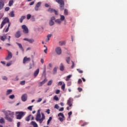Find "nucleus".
Here are the masks:
<instances>
[{"mask_svg":"<svg viewBox=\"0 0 127 127\" xmlns=\"http://www.w3.org/2000/svg\"><path fill=\"white\" fill-rule=\"evenodd\" d=\"M73 103V98H69V99L67 100V104L69 107H72L73 105L72 104Z\"/></svg>","mask_w":127,"mask_h":127,"instance_id":"6e6552de","label":"nucleus"},{"mask_svg":"<svg viewBox=\"0 0 127 127\" xmlns=\"http://www.w3.org/2000/svg\"><path fill=\"white\" fill-rule=\"evenodd\" d=\"M31 125L33 126L34 127H38V125H37V123L34 121H32L31 122Z\"/></svg>","mask_w":127,"mask_h":127,"instance_id":"412c9836","label":"nucleus"},{"mask_svg":"<svg viewBox=\"0 0 127 127\" xmlns=\"http://www.w3.org/2000/svg\"><path fill=\"white\" fill-rule=\"evenodd\" d=\"M21 100L23 102H25L27 100V94H24L22 95Z\"/></svg>","mask_w":127,"mask_h":127,"instance_id":"f8f14e48","label":"nucleus"},{"mask_svg":"<svg viewBox=\"0 0 127 127\" xmlns=\"http://www.w3.org/2000/svg\"><path fill=\"white\" fill-rule=\"evenodd\" d=\"M9 9H10L9 7H6V8H5V11H8V10H9Z\"/></svg>","mask_w":127,"mask_h":127,"instance_id":"603ef678","label":"nucleus"},{"mask_svg":"<svg viewBox=\"0 0 127 127\" xmlns=\"http://www.w3.org/2000/svg\"><path fill=\"white\" fill-rule=\"evenodd\" d=\"M9 16L10 17H14L15 15H14V11H11L9 14H8Z\"/></svg>","mask_w":127,"mask_h":127,"instance_id":"4be33fe9","label":"nucleus"},{"mask_svg":"<svg viewBox=\"0 0 127 127\" xmlns=\"http://www.w3.org/2000/svg\"><path fill=\"white\" fill-rule=\"evenodd\" d=\"M31 59L30 58H27V57H25L23 60V63L25 64L27 61H30Z\"/></svg>","mask_w":127,"mask_h":127,"instance_id":"dca6fc26","label":"nucleus"},{"mask_svg":"<svg viewBox=\"0 0 127 127\" xmlns=\"http://www.w3.org/2000/svg\"><path fill=\"white\" fill-rule=\"evenodd\" d=\"M82 82V79H79L78 81V84H81Z\"/></svg>","mask_w":127,"mask_h":127,"instance_id":"e2e57ef3","label":"nucleus"},{"mask_svg":"<svg viewBox=\"0 0 127 127\" xmlns=\"http://www.w3.org/2000/svg\"><path fill=\"white\" fill-rule=\"evenodd\" d=\"M59 119L60 121V122H63L64 121V119H63V118L60 117Z\"/></svg>","mask_w":127,"mask_h":127,"instance_id":"5fc2aeb1","label":"nucleus"},{"mask_svg":"<svg viewBox=\"0 0 127 127\" xmlns=\"http://www.w3.org/2000/svg\"><path fill=\"white\" fill-rule=\"evenodd\" d=\"M51 36H52V34H49V35H48V36H47V39H48V41H49V40H50V38L51 37Z\"/></svg>","mask_w":127,"mask_h":127,"instance_id":"c9c22d12","label":"nucleus"},{"mask_svg":"<svg viewBox=\"0 0 127 127\" xmlns=\"http://www.w3.org/2000/svg\"><path fill=\"white\" fill-rule=\"evenodd\" d=\"M16 44H17V45H18V46L19 47L20 50H21V51H22V52H24V49H23V47H22V45H21V44L17 43V42H16Z\"/></svg>","mask_w":127,"mask_h":127,"instance_id":"2eb2a0df","label":"nucleus"},{"mask_svg":"<svg viewBox=\"0 0 127 127\" xmlns=\"http://www.w3.org/2000/svg\"><path fill=\"white\" fill-rule=\"evenodd\" d=\"M54 21H52V20H50L49 22V25H50V26H52L53 25H54Z\"/></svg>","mask_w":127,"mask_h":127,"instance_id":"7c9ffc66","label":"nucleus"},{"mask_svg":"<svg viewBox=\"0 0 127 127\" xmlns=\"http://www.w3.org/2000/svg\"><path fill=\"white\" fill-rule=\"evenodd\" d=\"M47 50H48V48H46L44 50V52L46 54H47Z\"/></svg>","mask_w":127,"mask_h":127,"instance_id":"052dcab7","label":"nucleus"},{"mask_svg":"<svg viewBox=\"0 0 127 127\" xmlns=\"http://www.w3.org/2000/svg\"><path fill=\"white\" fill-rule=\"evenodd\" d=\"M71 75H69L66 77V78L65 79V81H69V79H70V78H71Z\"/></svg>","mask_w":127,"mask_h":127,"instance_id":"4c0bfd02","label":"nucleus"},{"mask_svg":"<svg viewBox=\"0 0 127 127\" xmlns=\"http://www.w3.org/2000/svg\"><path fill=\"white\" fill-rule=\"evenodd\" d=\"M12 4H13V0H11L9 1V3H8L9 6H11Z\"/></svg>","mask_w":127,"mask_h":127,"instance_id":"2f4dec72","label":"nucleus"},{"mask_svg":"<svg viewBox=\"0 0 127 127\" xmlns=\"http://www.w3.org/2000/svg\"><path fill=\"white\" fill-rule=\"evenodd\" d=\"M63 84L62 81H60L59 82L58 84V86H61Z\"/></svg>","mask_w":127,"mask_h":127,"instance_id":"4d7b16f0","label":"nucleus"},{"mask_svg":"<svg viewBox=\"0 0 127 127\" xmlns=\"http://www.w3.org/2000/svg\"><path fill=\"white\" fill-rule=\"evenodd\" d=\"M77 70L80 74H82L83 73V70H81L80 69H77Z\"/></svg>","mask_w":127,"mask_h":127,"instance_id":"3c124183","label":"nucleus"},{"mask_svg":"<svg viewBox=\"0 0 127 127\" xmlns=\"http://www.w3.org/2000/svg\"><path fill=\"white\" fill-rule=\"evenodd\" d=\"M20 84L21 85H22V86H23V85H25V81L23 80V81H21L20 82Z\"/></svg>","mask_w":127,"mask_h":127,"instance_id":"c03bdc74","label":"nucleus"},{"mask_svg":"<svg viewBox=\"0 0 127 127\" xmlns=\"http://www.w3.org/2000/svg\"><path fill=\"white\" fill-rule=\"evenodd\" d=\"M60 16H61V18H60V20L62 21H63L64 20H65V16L64 15H60Z\"/></svg>","mask_w":127,"mask_h":127,"instance_id":"bb28decb","label":"nucleus"},{"mask_svg":"<svg viewBox=\"0 0 127 127\" xmlns=\"http://www.w3.org/2000/svg\"><path fill=\"white\" fill-rule=\"evenodd\" d=\"M26 17H25V16H22L20 18V22H21V23H22V21H23V19H25Z\"/></svg>","mask_w":127,"mask_h":127,"instance_id":"b1692460","label":"nucleus"},{"mask_svg":"<svg viewBox=\"0 0 127 127\" xmlns=\"http://www.w3.org/2000/svg\"><path fill=\"white\" fill-rule=\"evenodd\" d=\"M65 86H66V84L63 82V84L61 87V89L63 90V91H65Z\"/></svg>","mask_w":127,"mask_h":127,"instance_id":"cd10ccee","label":"nucleus"},{"mask_svg":"<svg viewBox=\"0 0 127 127\" xmlns=\"http://www.w3.org/2000/svg\"><path fill=\"white\" fill-rule=\"evenodd\" d=\"M68 9H65L64 10V15H68Z\"/></svg>","mask_w":127,"mask_h":127,"instance_id":"473e14b6","label":"nucleus"},{"mask_svg":"<svg viewBox=\"0 0 127 127\" xmlns=\"http://www.w3.org/2000/svg\"><path fill=\"white\" fill-rule=\"evenodd\" d=\"M54 100H55V101H59V98L56 95L54 97Z\"/></svg>","mask_w":127,"mask_h":127,"instance_id":"a19ab883","label":"nucleus"},{"mask_svg":"<svg viewBox=\"0 0 127 127\" xmlns=\"http://www.w3.org/2000/svg\"><path fill=\"white\" fill-rule=\"evenodd\" d=\"M51 121H52V117H50L47 121V125L50 124Z\"/></svg>","mask_w":127,"mask_h":127,"instance_id":"f704fd0d","label":"nucleus"},{"mask_svg":"<svg viewBox=\"0 0 127 127\" xmlns=\"http://www.w3.org/2000/svg\"><path fill=\"white\" fill-rule=\"evenodd\" d=\"M53 74H56V73H57V68L56 67H55L54 69H53Z\"/></svg>","mask_w":127,"mask_h":127,"instance_id":"e433bc0d","label":"nucleus"},{"mask_svg":"<svg viewBox=\"0 0 127 127\" xmlns=\"http://www.w3.org/2000/svg\"><path fill=\"white\" fill-rule=\"evenodd\" d=\"M10 24H11L10 23H8V27H7V28L6 29V30H5V32H8V30L9 29V26H10Z\"/></svg>","mask_w":127,"mask_h":127,"instance_id":"72a5a7b5","label":"nucleus"},{"mask_svg":"<svg viewBox=\"0 0 127 127\" xmlns=\"http://www.w3.org/2000/svg\"><path fill=\"white\" fill-rule=\"evenodd\" d=\"M4 6V2L2 0H0V10H1Z\"/></svg>","mask_w":127,"mask_h":127,"instance_id":"4468645a","label":"nucleus"},{"mask_svg":"<svg viewBox=\"0 0 127 127\" xmlns=\"http://www.w3.org/2000/svg\"><path fill=\"white\" fill-rule=\"evenodd\" d=\"M64 111V108L62 107L61 109H59V112H63Z\"/></svg>","mask_w":127,"mask_h":127,"instance_id":"864d4df0","label":"nucleus"},{"mask_svg":"<svg viewBox=\"0 0 127 127\" xmlns=\"http://www.w3.org/2000/svg\"><path fill=\"white\" fill-rule=\"evenodd\" d=\"M9 99H14V95L12 94L9 96Z\"/></svg>","mask_w":127,"mask_h":127,"instance_id":"de8ad7c7","label":"nucleus"},{"mask_svg":"<svg viewBox=\"0 0 127 127\" xmlns=\"http://www.w3.org/2000/svg\"><path fill=\"white\" fill-rule=\"evenodd\" d=\"M55 109H57L58 110L59 109V106H58L57 104H56L55 106Z\"/></svg>","mask_w":127,"mask_h":127,"instance_id":"6e6d98bb","label":"nucleus"},{"mask_svg":"<svg viewBox=\"0 0 127 127\" xmlns=\"http://www.w3.org/2000/svg\"><path fill=\"white\" fill-rule=\"evenodd\" d=\"M21 27L23 29V32L24 33H25L26 34L28 33V28H27L26 25H22Z\"/></svg>","mask_w":127,"mask_h":127,"instance_id":"423d86ee","label":"nucleus"},{"mask_svg":"<svg viewBox=\"0 0 127 127\" xmlns=\"http://www.w3.org/2000/svg\"><path fill=\"white\" fill-rule=\"evenodd\" d=\"M31 118V121H33V120H34V117H33V116L31 115H29L26 119L25 120L26 121V122H29V121H30V119Z\"/></svg>","mask_w":127,"mask_h":127,"instance_id":"9d476101","label":"nucleus"},{"mask_svg":"<svg viewBox=\"0 0 127 127\" xmlns=\"http://www.w3.org/2000/svg\"><path fill=\"white\" fill-rule=\"evenodd\" d=\"M12 92V90L11 89H9L8 90H7L6 91V95H9Z\"/></svg>","mask_w":127,"mask_h":127,"instance_id":"c756f323","label":"nucleus"},{"mask_svg":"<svg viewBox=\"0 0 127 127\" xmlns=\"http://www.w3.org/2000/svg\"><path fill=\"white\" fill-rule=\"evenodd\" d=\"M60 69L61 71H64V65H63V64H61Z\"/></svg>","mask_w":127,"mask_h":127,"instance_id":"393cba45","label":"nucleus"},{"mask_svg":"<svg viewBox=\"0 0 127 127\" xmlns=\"http://www.w3.org/2000/svg\"><path fill=\"white\" fill-rule=\"evenodd\" d=\"M77 90H78V92H79V93H80V92H82V91L83 90V89H82V88H81V87H78L77 88Z\"/></svg>","mask_w":127,"mask_h":127,"instance_id":"49530a36","label":"nucleus"},{"mask_svg":"<svg viewBox=\"0 0 127 127\" xmlns=\"http://www.w3.org/2000/svg\"><path fill=\"white\" fill-rule=\"evenodd\" d=\"M14 36L15 37H16V38H19V37L21 36V34H20V31H17Z\"/></svg>","mask_w":127,"mask_h":127,"instance_id":"6ab92c4d","label":"nucleus"},{"mask_svg":"<svg viewBox=\"0 0 127 127\" xmlns=\"http://www.w3.org/2000/svg\"><path fill=\"white\" fill-rule=\"evenodd\" d=\"M17 127H19L20 126V122H18L17 124Z\"/></svg>","mask_w":127,"mask_h":127,"instance_id":"774afa93","label":"nucleus"},{"mask_svg":"<svg viewBox=\"0 0 127 127\" xmlns=\"http://www.w3.org/2000/svg\"><path fill=\"white\" fill-rule=\"evenodd\" d=\"M13 119V114H10V113H9L8 115L5 114V119L7 120L8 122H10V123H12Z\"/></svg>","mask_w":127,"mask_h":127,"instance_id":"20e7f679","label":"nucleus"},{"mask_svg":"<svg viewBox=\"0 0 127 127\" xmlns=\"http://www.w3.org/2000/svg\"><path fill=\"white\" fill-rule=\"evenodd\" d=\"M11 58H12V54H11V53L9 52L8 56L5 58V60H9L10 59H11Z\"/></svg>","mask_w":127,"mask_h":127,"instance_id":"a211bd4d","label":"nucleus"},{"mask_svg":"<svg viewBox=\"0 0 127 127\" xmlns=\"http://www.w3.org/2000/svg\"><path fill=\"white\" fill-rule=\"evenodd\" d=\"M41 5V2H39L37 3L36 5L35 6V10L37 11L39 9V7Z\"/></svg>","mask_w":127,"mask_h":127,"instance_id":"9b49d317","label":"nucleus"},{"mask_svg":"<svg viewBox=\"0 0 127 127\" xmlns=\"http://www.w3.org/2000/svg\"><path fill=\"white\" fill-rule=\"evenodd\" d=\"M25 114H26V112H24L22 111L16 112L15 115L17 120H21V119H22V118L25 116Z\"/></svg>","mask_w":127,"mask_h":127,"instance_id":"f03ea898","label":"nucleus"},{"mask_svg":"<svg viewBox=\"0 0 127 127\" xmlns=\"http://www.w3.org/2000/svg\"><path fill=\"white\" fill-rule=\"evenodd\" d=\"M59 44L61 46L65 45V44H66V42L65 41H61L59 42Z\"/></svg>","mask_w":127,"mask_h":127,"instance_id":"c85d7f7f","label":"nucleus"},{"mask_svg":"<svg viewBox=\"0 0 127 127\" xmlns=\"http://www.w3.org/2000/svg\"><path fill=\"white\" fill-rule=\"evenodd\" d=\"M23 40L25 41H28L29 43H33L34 42V39H33L24 38Z\"/></svg>","mask_w":127,"mask_h":127,"instance_id":"ddd939ff","label":"nucleus"},{"mask_svg":"<svg viewBox=\"0 0 127 127\" xmlns=\"http://www.w3.org/2000/svg\"><path fill=\"white\" fill-rule=\"evenodd\" d=\"M72 64L71 65V68H73L75 67V64H74V62H72Z\"/></svg>","mask_w":127,"mask_h":127,"instance_id":"680f3d73","label":"nucleus"},{"mask_svg":"<svg viewBox=\"0 0 127 127\" xmlns=\"http://www.w3.org/2000/svg\"><path fill=\"white\" fill-rule=\"evenodd\" d=\"M0 40H2V41H4V40H5V39L4 38V37L1 36L0 37Z\"/></svg>","mask_w":127,"mask_h":127,"instance_id":"8fccbe9b","label":"nucleus"},{"mask_svg":"<svg viewBox=\"0 0 127 127\" xmlns=\"http://www.w3.org/2000/svg\"><path fill=\"white\" fill-rule=\"evenodd\" d=\"M31 17V15L30 14H28L27 15V19H30Z\"/></svg>","mask_w":127,"mask_h":127,"instance_id":"79ce46f5","label":"nucleus"},{"mask_svg":"<svg viewBox=\"0 0 127 127\" xmlns=\"http://www.w3.org/2000/svg\"><path fill=\"white\" fill-rule=\"evenodd\" d=\"M40 109L38 110L36 115L35 121L41 125L43 123V121L45 120V115L43 113L40 114Z\"/></svg>","mask_w":127,"mask_h":127,"instance_id":"f257e3e1","label":"nucleus"},{"mask_svg":"<svg viewBox=\"0 0 127 127\" xmlns=\"http://www.w3.org/2000/svg\"><path fill=\"white\" fill-rule=\"evenodd\" d=\"M48 11H49L51 13L55 12V14H56V15H58V11L55 9L49 8V9H48Z\"/></svg>","mask_w":127,"mask_h":127,"instance_id":"1a4fd4ad","label":"nucleus"},{"mask_svg":"<svg viewBox=\"0 0 127 127\" xmlns=\"http://www.w3.org/2000/svg\"><path fill=\"white\" fill-rule=\"evenodd\" d=\"M4 123V119L3 118H1V119H0V123L3 124Z\"/></svg>","mask_w":127,"mask_h":127,"instance_id":"ea45409f","label":"nucleus"},{"mask_svg":"<svg viewBox=\"0 0 127 127\" xmlns=\"http://www.w3.org/2000/svg\"><path fill=\"white\" fill-rule=\"evenodd\" d=\"M68 117H70V116H71L72 115V111L69 112L68 113Z\"/></svg>","mask_w":127,"mask_h":127,"instance_id":"338daca9","label":"nucleus"},{"mask_svg":"<svg viewBox=\"0 0 127 127\" xmlns=\"http://www.w3.org/2000/svg\"><path fill=\"white\" fill-rule=\"evenodd\" d=\"M46 113H47L48 115H49V114H50V110L48 109L46 111Z\"/></svg>","mask_w":127,"mask_h":127,"instance_id":"0e129e2a","label":"nucleus"},{"mask_svg":"<svg viewBox=\"0 0 127 127\" xmlns=\"http://www.w3.org/2000/svg\"><path fill=\"white\" fill-rule=\"evenodd\" d=\"M42 101V98H39L38 100H37V102L39 103Z\"/></svg>","mask_w":127,"mask_h":127,"instance_id":"69168bd1","label":"nucleus"},{"mask_svg":"<svg viewBox=\"0 0 127 127\" xmlns=\"http://www.w3.org/2000/svg\"><path fill=\"white\" fill-rule=\"evenodd\" d=\"M47 82V79L46 78H45L44 80H43L42 82H39V87H41L43 85H44L46 82Z\"/></svg>","mask_w":127,"mask_h":127,"instance_id":"f3484780","label":"nucleus"},{"mask_svg":"<svg viewBox=\"0 0 127 127\" xmlns=\"http://www.w3.org/2000/svg\"><path fill=\"white\" fill-rule=\"evenodd\" d=\"M9 23V19L8 17L5 18L2 21L1 23V26H0V29L3 27V26L4 25L5 23Z\"/></svg>","mask_w":127,"mask_h":127,"instance_id":"39448f33","label":"nucleus"},{"mask_svg":"<svg viewBox=\"0 0 127 127\" xmlns=\"http://www.w3.org/2000/svg\"><path fill=\"white\" fill-rule=\"evenodd\" d=\"M55 22L58 23V24H61V23H62V21L60 19H57L55 20Z\"/></svg>","mask_w":127,"mask_h":127,"instance_id":"5701e85b","label":"nucleus"},{"mask_svg":"<svg viewBox=\"0 0 127 127\" xmlns=\"http://www.w3.org/2000/svg\"><path fill=\"white\" fill-rule=\"evenodd\" d=\"M32 107H33V106H29V107L27 108L28 110H29V111H32Z\"/></svg>","mask_w":127,"mask_h":127,"instance_id":"09e8293b","label":"nucleus"},{"mask_svg":"<svg viewBox=\"0 0 127 127\" xmlns=\"http://www.w3.org/2000/svg\"><path fill=\"white\" fill-rule=\"evenodd\" d=\"M53 21V20H55V17L54 16H52V17H51V20Z\"/></svg>","mask_w":127,"mask_h":127,"instance_id":"13d9d810","label":"nucleus"},{"mask_svg":"<svg viewBox=\"0 0 127 127\" xmlns=\"http://www.w3.org/2000/svg\"><path fill=\"white\" fill-rule=\"evenodd\" d=\"M66 62H67V63H68V64H69L70 62V57H67L66 58Z\"/></svg>","mask_w":127,"mask_h":127,"instance_id":"58836bf2","label":"nucleus"},{"mask_svg":"<svg viewBox=\"0 0 127 127\" xmlns=\"http://www.w3.org/2000/svg\"><path fill=\"white\" fill-rule=\"evenodd\" d=\"M60 93V90L59 89H57L56 91V94H58Z\"/></svg>","mask_w":127,"mask_h":127,"instance_id":"bf43d9fd","label":"nucleus"},{"mask_svg":"<svg viewBox=\"0 0 127 127\" xmlns=\"http://www.w3.org/2000/svg\"><path fill=\"white\" fill-rule=\"evenodd\" d=\"M58 117H61L63 118V119H64V118H65V116H64V114H63V113H60L58 115Z\"/></svg>","mask_w":127,"mask_h":127,"instance_id":"a878e982","label":"nucleus"},{"mask_svg":"<svg viewBox=\"0 0 127 127\" xmlns=\"http://www.w3.org/2000/svg\"><path fill=\"white\" fill-rule=\"evenodd\" d=\"M88 125V123L84 122L83 124L81 125V127H86Z\"/></svg>","mask_w":127,"mask_h":127,"instance_id":"a18cd8bd","label":"nucleus"},{"mask_svg":"<svg viewBox=\"0 0 127 127\" xmlns=\"http://www.w3.org/2000/svg\"><path fill=\"white\" fill-rule=\"evenodd\" d=\"M55 51L58 55H61L62 53V50H61L60 47H57L55 49Z\"/></svg>","mask_w":127,"mask_h":127,"instance_id":"0eeeda50","label":"nucleus"},{"mask_svg":"<svg viewBox=\"0 0 127 127\" xmlns=\"http://www.w3.org/2000/svg\"><path fill=\"white\" fill-rule=\"evenodd\" d=\"M38 74H39V68L37 69V70H35L34 72V76L35 77V78H36V77H37Z\"/></svg>","mask_w":127,"mask_h":127,"instance_id":"aec40b11","label":"nucleus"},{"mask_svg":"<svg viewBox=\"0 0 127 127\" xmlns=\"http://www.w3.org/2000/svg\"><path fill=\"white\" fill-rule=\"evenodd\" d=\"M56 2H58L60 4V7L61 10H63L64 9V6L65 4L64 3V0H56Z\"/></svg>","mask_w":127,"mask_h":127,"instance_id":"7ed1b4c3","label":"nucleus"},{"mask_svg":"<svg viewBox=\"0 0 127 127\" xmlns=\"http://www.w3.org/2000/svg\"><path fill=\"white\" fill-rule=\"evenodd\" d=\"M52 80H50L49 82H48V84H47V85L48 86H51V85H52Z\"/></svg>","mask_w":127,"mask_h":127,"instance_id":"37998d69","label":"nucleus"}]
</instances>
